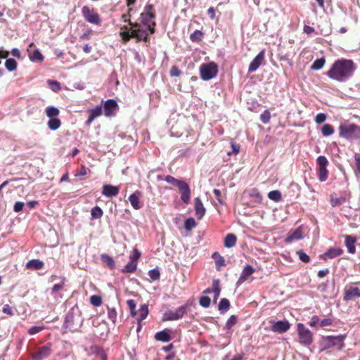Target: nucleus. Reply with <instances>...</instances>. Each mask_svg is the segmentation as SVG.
I'll return each mask as SVG.
<instances>
[{
  "mask_svg": "<svg viewBox=\"0 0 360 360\" xmlns=\"http://www.w3.org/2000/svg\"><path fill=\"white\" fill-rule=\"evenodd\" d=\"M237 240V237L233 233H229L224 238V247L226 248H231L236 245Z\"/></svg>",
  "mask_w": 360,
  "mask_h": 360,
  "instance_id": "a878e982",
  "label": "nucleus"
},
{
  "mask_svg": "<svg viewBox=\"0 0 360 360\" xmlns=\"http://www.w3.org/2000/svg\"><path fill=\"white\" fill-rule=\"evenodd\" d=\"M152 8V5H147L146 6V11L141 15L142 25L147 27L150 33H153L155 32L154 27L155 26V23L154 22H151V19L154 18V15L150 12V10Z\"/></svg>",
  "mask_w": 360,
  "mask_h": 360,
  "instance_id": "9b49d317",
  "label": "nucleus"
},
{
  "mask_svg": "<svg viewBox=\"0 0 360 360\" xmlns=\"http://www.w3.org/2000/svg\"><path fill=\"white\" fill-rule=\"evenodd\" d=\"M155 338L156 340L161 341L163 342H169L172 339L169 330L167 329L158 332L155 335Z\"/></svg>",
  "mask_w": 360,
  "mask_h": 360,
  "instance_id": "5701e85b",
  "label": "nucleus"
},
{
  "mask_svg": "<svg viewBox=\"0 0 360 360\" xmlns=\"http://www.w3.org/2000/svg\"><path fill=\"white\" fill-rule=\"evenodd\" d=\"M302 238V233L300 229H297L292 232H290L287 237L285 238L286 243H291L295 240H299Z\"/></svg>",
  "mask_w": 360,
  "mask_h": 360,
  "instance_id": "4be33fe9",
  "label": "nucleus"
},
{
  "mask_svg": "<svg viewBox=\"0 0 360 360\" xmlns=\"http://www.w3.org/2000/svg\"><path fill=\"white\" fill-rule=\"evenodd\" d=\"M343 250L340 248H330L323 255V257L333 259L341 255Z\"/></svg>",
  "mask_w": 360,
  "mask_h": 360,
  "instance_id": "393cba45",
  "label": "nucleus"
},
{
  "mask_svg": "<svg viewBox=\"0 0 360 360\" xmlns=\"http://www.w3.org/2000/svg\"><path fill=\"white\" fill-rule=\"evenodd\" d=\"M148 276L153 281H156L160 278V273L158 268H154L148 271Z\"/></svg>",
  "mask_w": 360,
  "mask_h": 360,
  "instance_id": "603ef678",
  "label": "nucleus"
},
{
  "mask_svg": "<svg viewBox=\"0 0 360 360\" xmlns=\"http://www.w3.org/2000/svg\"><path fill=\"white\" fill-rule=\"evenodd\" d=\"M120 36L122 39L124 41H129L131 38H134V36L132 35L131 30V31H123L120 32Z\"/></svg>",
  "mask_w": 360,
  "mask_h": 360,
  "instance_id": "052dcab7",
  "label": "nucleus"
},
{
  "mask_svg": "<svg viewBox=\"0 0 360 360\" xmlns=\"http://www.w3.org/2000/svg\"><path fill=\"white\" fill-rule=\"evenodd\" d=\"M268 197L274 202H280L281 200V193L279 191H271L268 193Z\"/></svg>",
  "mask_w": 360,
  "mask_h": 360,
  "instance_id": "79ce46f5",
  "label": "nucleus"
},
{
  "mask_svg": "<svg viewBox=\"0 0 360 360\" xmlns=\"http://www.w3.org/2000/svg\"><path fill=\"white\" fill-rule=\"evenodd\" d=\"M18 63L13 58H7L5 62V67L9 72L16 70Z\"/></svg>",
  "mask_w": 360,
  "mask_h": 360,
  "instance_id": "58836bf2",
  "label": "nucleus"
},
{
  "mask_svg": "<svg viewBox=\"0 0 360 360\" xmlns=\"http://www.w3.org/2000/svg\"><path fill=\"white\" fill-rule=\"evenodd\" d=\"M189 307L188 303H186L174 311L168 310L163 314V321H176L182 319L187 312V309Z\"/></svg>",
  "mask_w": 360,
  "mask_h": 360,
  "instance_id": "423d86ee",
  "label": "nucleus"
},
{
  "mask_svg": "<svg viewBox=\"0 0 360 360\" xmlns=\"http://www.w3.org/2000/svg\"><path fill=\"white\" fill-rule=\"evenodd\" d=\"M328 176V171L327 167L319 168L318 176L320 181L323 182L326 181Z\"/></svg>",
  "mask_w": 360,
  "mask_h": 360,
  "instance_id": "37998d69",
  "label": "nucleus"
},
{
  "mask_svg": "<svg viewBox=\"0 0 360 360\" xmlns=\"http://www.w3.org/2000/svg\"><path fill=\"white\" fill-rule=\"evenodd\" d=\"M52 343L48 342L46 345L39 347L37 351L32 353L31 356L33 360H43L48 358L53 352Z\"/></svg>",
  "mask_w": 360,
  "mask_h": 360,
  "instance_id": "1a4fd4ad",
  "label": "nucleus"
},
{
  "mask_svg": "<svg viewBox=\"0 0 360 360\" xmlns=\"http://www.w3.org/2000/svg\"><path fill=\"white\" fill-rule=\"evenodd\" d=\"M181 73V71L176 67L173 66L170 70V75L172 77H179Z\"/></svg>",
  "mask_w": 360,
  "mask_h": 360,
  "instance_id": "774afa93",
  "label": "nucleus"
},
{
  "mask_svg": "<svg viewBox=\"0 0 360 360\" xmlns=\"http://www.w3.org/2000/svg\"><path fill=\"white\" fill-rule=\"evenodd\" d=\"M230 302L226 298H222L218 305V310L221 314H225L230 309Z\"/></svg>",
  "mask_w": 360,
  "mask_h": 360,
  "instance_id": "cd10ccee",
  "label": "nucleus"
},
{
  "mask_svg": "<svg viewBox=\"0 0 360 360\" xmlns=\"http://www.w3.org/2000/svg\"><path fill=\"white\" fill-rule=\"evenodd\" d=\"M84 319L82 312L77 306L72 307L67 313L63 325V329L70 332H76L83 325Z\"/></svg>",
  "mask_w": 360,
  "mask_h": 360,
  "instance_id": "f03ea898",
  "label": "nucleus"
},
{
  "mask_svg": "<svg viewBox=\"0 0 360 360\" xmlns=\"http://www.w3.org/2000/svg\"><path fill=\"white\" fill-rule=\"evenodd\" d=\"M196 226V222L192 217L188 218L184 222V228L186 231H191Z\"/></svg>",
  "mask_w": 360,
  "mask_h": 360,
  "instance_id": "de8ad7c7",
  "label": "nucleus"
},
{
  "mask_svg": "<svg viewBox=\"0 0 360 360\" xmlns=\"http://www.w3.org/2000/svg\"><path fill=\"white\" fill-rule=\"evenodd\" d=\"M48 127L51 130H56L60 128L61 125V122L58 118H50L47 122Z\"/></svg>",
  "mask_w": 360,
  "mask_h": 360,
  "instance_id": "c9c22d12",
  "label": "nucleus"
},
{
  "mask_svg": "<svg viewBox=\"0 0 360 360\" xmlns=\"http://www.w3.org/2000/svg\"><path fill=\"white\" fill-rule=\"evenodd\" d=\"M179 190L181 193V200L185 204H188L191 200V189L189 185L183 181L180 186H179Z\"/></svg>",
  "mask_w": 360,
  "mask_h": 360,
  "instance_id": "4468645a",
  "label": "nucleus"
},
{
  "mask_svg": "<svg viewBox=\"0 0 360 360\" xmlns=\"http://www.w3.org/2000/svg\"><path fill=\"white\" fill-rule=\"evenodd\" d=\"M271 119V114L270 112L268 110H265L261 115H260V120L264 124H267L269 122Z\"/></svg>",
  "mask_w": 360,
  "mask_h": 360,
  "instance_id": "5fc2aeb1",
  "label": "nucleus"
},
{
  "mask_svg": "<svg viewBox=\"0 0 360 360\" xmlns=\"http://www.w3.org/2000/svg\"><path fill=\"white\" fill-rule=\"evenodd\" d=\"M141 252L136 248H134L133 250V255L130 257V260L137 262L138 259L141 257Z\"/></svg>",
  "mask_w": 360,
  "mask_h": 360,
  "instance_id": "338daca9",
  "label": "nucleus"
},
{
  "mask_svg": "<svg viewBox=\"0 0 360 360\" xmlns=\"http://www.w3.org/2000/svg\"><path fill=\"white\" fill-rule=\"evenodd\" d=\"M141 196V193L136 191L129 197V201L134 210H140L143 207V203L140 201Z\"/></svg>",
  "mask_w": 360,
  "mask_h": 360,
  "instance_id": "aec40b11",
  "label": "nucleus"
},
{
  "mask_svg": "<svg viewBox=\"0 0 360 360\" xmlns=\"http://www.w3.org/2000/svg\"><path fill=\"white\" fill-rule=\"evenodd\" d=\"M290 323L287 320L273 321L271 330L278 333H283L289 330Z\"/></svg>",
  "mask_w": 360,
  "mask_h": 360,
  "instance_id": "2eb2a0df",
  "label": "nucleus"
},
{
  "mask_svg": "<svg viewBox=\"0 0 360 360\" xmlns=\"http://www.w3.org/2000/svg\"><path fill=\"white\" fill-rule=\"evenodd\" d=\"M255 269L250 264H247L243 269L239 278L236 282L238 286L243 284L255 272Z\"/></svg>",
  "mask_w": 360,
  "mask_h": 360,
  "instance_id": "f3484780",
  "label": "nucleus"
},
{
  "mask_svg": "<svg viewBox=\"0 0 360 360\" xmlns=\"http://www.w3.org/2000/svg\"><path fill=\"white\" fill-rule=\"evenodd\" d=\"M127 304L129 308L130 314L133 317H135L137 315V311L136 310V302L134 300H129L127 301Z\"/></svg>",
  "mask_w": 360,
  "mask_h": 360,
  "instance_id": "09e8293b",
  "label": "nucleus"
},
{
  "mask_svg": "<svg viewBox=\"0 0 360 360\" xmlns=\"http://www.w3.org/2000/svg\"><path fill=\"white\" fill-rule=\"evenodd\" d=\"M334 128L329 124H324L321 127V133L323 136H329L334 133Z\"/></svg>",
  "mask_w": 360,
  "mask_h": 360,
  "instance_id": "4c0bfd02",
  "label": "nucleus"
},
{
  "mask_svg": "<svg viewBox=\"0 0 360 360\" xmlns=\"http://www.w3.org/2000/svg\"><path fill=\"white\" fill-rule=\"evenodd\" d=\"M44 329V326H32L28 330V333L30 335H35V334L42 331Z\"/></svg>",
  "mask_w": 360,
  "mask_h": 360,
  "instance_id": "13d9d810",
  "label": "nucleus"
},
{
  "mask_svg": "<svg viewBox=\"0 0 360 360\" xmlns=\"http://www.w3.org/2000/svg\"><path fill=\"white\" fill-rule=\"evenodd\" d=\"M45 112L46 116L49 117V119L56 118L60 114L58 108L52 105L48 106L46 108Z\"/></svg>",
  "mask_w": 360,
  "mask_h": 360,
  "instance_id": "7c9ffc66",
  "label": "nucleus"
},
{
  "mask_svg": "<svg viewBox=\"0 0 360 360\" xmlns=\"http://www.w3.org/2000/svg\"><path fill=\"white\" fill-rule=\"evenodd\" d=\"M339 136L349 141L360 139V127L349 122H343L338 127Z\"/></svg>",
  "mask_w": 360,
  "mask_h": 360,
  "instance_id": "7ed1b4c3",
  "label": "nucleus"
},
{
  "mask_svg": "<svg viewBox=\"0 0 360 360\" xmlns=\"http://www.w3.org/2000/svg\"><path fill=\"white\" fill-rule=\"evenodd\" d=\"M131 27H133V29L131 30L132 35L134 36V38L137 39V41H143L147 42L149 40L148 32H150V30L147 27L137 22L133 24Z\"/></svg>",
  "mask_w": 360,
  "mask_h": 360,
  "instance_id": "6e6552de",
  "label": "nucleus"
},
{
  "mask_svg": "<svg viewBox=\"0 0 360 360\" xmlns=\"http://www.w3.org/2000/svg\"><path fill=\"white\" fill-rule=\"evenodd\" d=\"M103 214V212L102 209L98 206L94 207L91 210V219H100Z\"/></svg>",
  "mask_w": 360,
  "mask_h": 360,
  "instance_id": "ea45409f",
  "label": "nucleus"
},
{
  "mask_svg": "<svg viewBox=\"0 0 360 360\" xmlns=\"http://www.w3.org/2000/svg\"><path fill=\"white\" fill-rule=\"evenodd\" d=\"M195 214L198 219H201L205 214V209L199 197L194 199Z\"/></svg>",
  "mask_w": 360,
  "mask_h": 360,
  "instance_id": "412c9836",
  "label": "nucleus"
},
{
  "mask_svg": "<svg viewBox=\"0 0 360 360\" xmlns=\"http://www.w3.org/2000/svg\"><path fill=\"white\" fill-rule=\"evenodd\" d=\"M345 335H328L323 336L321 340V345L323 349H327L333 347H338L342 349L344 347Z\"/></svg>",
  "mask_w": 360,
  "mask_h": 360,
  "instance_id": "20e7f679",
  "label": "nucleus"
},
{
  "mask_svg": "<svg viewBox=\"0 0 360 360\" xmlns=\"http://www.w3.org/2000/svg\"><path fill=\"white\" fill-rule=\"evenodd\" d=\"M212 258L215 261L216 268L219 270L221 266H225V260L222 256L219 255V252H215L212 254Z\"/></svg>",
  "mask_w": 360,
  "mask_h": 360,
  "instance_id": "2f4dec72",
  "label": "nucleus"
},
{
  "mask_svg": "<svg viewBox=\"0 0 360 360\" xmlns=\"http://www.w3.org/2000/svg\"><path fill=\"white\" fill-rule=\"evenodd\" d=\"M120 191L118 186L111 184H105L102 188V194L107 198H112L116 196Z\"/></svg>",
  "mask_w": 360,
  "mask_h": 360,
  "instance_id": "6ab92c4d",
  "label": "nucleus"
},
{
  "mask_svg": "<svg viewBox=\"0 0 360 360\" xmlns=\"http://www.w3.org/2000/svg\"><path fill=\"white\" fill-rule=\"evenodd\" d=\"M211 300L208 296H202L199 300V304L204 308L210 307Z\"/></svg>",
  "mask_w": 360,
  "mask_h": 360,
  "instance_id": "6e6d98bb",
  "label": "nucleus"
},
{
  "mask_svg": "<svg viewBox=\"0 0 360 360\" xmlns=\"http://www.w3.org/2000/svg\"><path fill=\"white\" fill-rule=\"evenodd\" d=\"M164 179L168 184H170L176 187H179V186H180V184L184 181L181 180L176 179V178L170 175H167Z\"/></svg>",
  "mask_w": 360,
  "mask_h": 360,
  "instance_id": "a18cd8bd",
  "label": "nucleus"
},
{
  "mask_svg": "<svg viewBox=\"0 0 360 360\" xmlns=\"http://www.w3.org/2000/svg\"><path fill=\"white\" fill-rule=\"evenodd\" d=\"M218 72V66L214 62L203 63L200 67V77L204 81H208L215 77Z\"/></svg>",
  "mask_w": 360,
  "mask_h": 360,
  "instance_id": "39448f33",
  "label": "nucleus"
},
{
  "mask_svg": "<svg viewBox=\"0 0 360 360\" xmlns=\"http://www.w3.org/2000/svg\"><path fill=\"white\" fill-rule=\"evenodd\" d=\"M137 268V262L135 261L129 260V262L122 269V272L123 273H134Z\"/></svg>",
  "mask_w": 360,
  "mask_h": 360,
  "instance_id": "72a5a7b5",
  "label": "nucleus"
},
{
  "mask_svg": "<svg viewBox=\"0 0 360 360\" xmlns=\"http://www.w3.org/2000/svg\"><path fill=\"white\" fill-rule=\"evenodd\" d=\"M231 148H232V151L228 153L229 155H237L239 153V151H240V146L239 145L236 144L233 142H231Z\"/></svg>",
  "mask_w": 360,
  "mask_h": 360,
  "instance_id": "69168bd1",
  "label": "nucleus"
},
{
  "mask_svg": "<svg viewBox=\"0 0 360 360\" xmlns=\"http://www.w3.org/2000/svg\"><path fill=\"white\" fill-rule=\"evenodd\" d=\"M325 62L326 60L324 58H321L315 60L311 65V69L316 70L321 69L323 67Z\"/></svg>",
  "mask_w": 360,
  "mask_h": 360,
  "instance_id": "49530a36",
  "label": "nucleus"
},
{
  "mask_svg": "<svg viewBox=\"0 0 360 360\" xmlns=\"http://www.w3.org/2000/svg\"><path fill=\"white\" fill-rule=\"evenodd\" d=\"M108 317L112 323H115L117 319V311L115 307H108Z\"/></svg>",
  "mask_w": 360,
  "mask_h": 360,
  "instance_id": "3c124183",
  "label": "nucleus"
},
{
  "mask_svg": "<svg viewBox=\"0 0 360 360\" xmlns=\"http://www.w3.org/2000/svg\"><path fill=\"white\" fill-rule=\"evenodd\" d=\"M360 297V289L354 284L345 288L343 300L349 301Z\"/></svg>",
  "mask_w": 360,
  "mask_h": 360,
  "instance_id": "ddd939ff",
  "label": "nucleus"
},
{
  "mask_svg": "<svg viewBox=\"0 0 360 360\" xmlns=\"http://www.w3.org/2000/svg\"><path fill=\"white\" fill-rule=\"evenodd\" d=\"M117 109V103L115 99L110 98L105 101L103 107V112L105 116L111 117L115 115Z\"/></svg>",
  "mask_w": 360,
  "mask_h": 360,
  "instance_id": "f8f14e48",
  "label": "nucleus"
},
{
  "mask_svg": "<svg viewBox=\"0 0 360 360\" xmlns=\"http://www.w3.org/2000/svg\"><path fill=\"white\" fill-rule=\"evenodd\" d=\"M101 260L102 262L106 264V266L110 269H115V262L112 259V257L108 255H105V254H103L101 255Z\"/></svg>",
  "mask_w": 360,
  "mask_h": 360,
  "instance_id": "473e14b6",
  "label": "nucleus"
},
{
  "mask_svg": "<svg viewBox=\"0 0 360 360\" xmlns=\"http://www.w3.org/2000/svg\"><path fill=\"white\" fill-rule=\"evenodd\" d=\"M148 314V308L146 304H142L139 310V314L137 313L138 317L136 320L138 322H141L144 320Z\"/></svg>",
  "mask_w": 360,
  "mask_h": 360,
  "instance_id": "c756f323",
  "label": "nucleus"
},
{
  "mask_svg": "<svg viewBox=\"0 0 360 360\" xmlns=\"http://www.w3.org/2000/svg\"><path fill=\"white\" fill-rule=\"evenodd\" d=\"M297 255H299V258L302 262H303L304 263H307L309 262V260H310L309 257L303 251H302V250L298 251Z\"/></svg>",
  "mask_w": 360,
  "mask_h": 360,
  "instance_id": "e2e57ef3",
  "label": "nucleus"
},
{
  "mask_svg": "<svg viewBox=\"0 0 360 360\" xmlns=\"http://www.w3.org/2000/svg\"><path fill=\"white\" fill-rule=\"evenodd\" d=\"M82 13L84 19L88 22L97 25L101 24V19L94 8H91L87 6H84L82 8Z\"/></svg>",
  "mask_w": 360,
  "mask_h": 360,
  "instance_id": "9d476101",
  "label": "nucleus"
},
{
  "mask_svg": "<svg viewBox=\"0 0 360 360\" xmlns=\"http://www.w3.org/2000/svg\"><path fill=\"white\" fill-rule=\"evenodd\" d=\"M212 291H213V293L214 294L213 301H214V302H216L219 297L220 292H221V288L219 285V279L213 280Z\"/></svg>",
  "mask_w": 360,
  "mask_h": 360,
  "instance_id": "bb28decb",
  "label": "nucleus"
},
{
  "mask_svg": "<svg viewBox=\"0 0 360 360\" xmlns=\"http://www.w3.org/2000/svg\"><path fill=\"white\" fill-rule=\"evenodd\" d=\"M264 60V51H260L255 58L252 60L250 63L249 68H248V72H255L259 67L262 65V62Z\"/></svg>",
  "mask_w": 360,
  "mask_h": 360,
  "instance_id": "a211bd4d",
  "label": "nucleus"
},
{
  "mask_svg": "<svg viewBox=\"0 0 360 360\" xmlns=\"http://www.w3.org/2000/svg\"><path fill=\"white\" fill-rule=\"evenodd\" d=\"M355 165L353 167L354 172L356 177H360V155L356 153L354 155Z\"/></svg>",
  "mask_w": 360,
  "mask_h": 360,
  "instance_id": "a19ab883",
  "label": "nucleus"
},
{
  "mask_svg": "<svg viewBox=\"0 0 360 360\" xmlns=\"http://www.w3.org/2000/svg\"><path fill=\"white\" fill-rule=\"evenodd\" d=\"M316 162L319 165V168L327 167L328 165V160L324 155H320L316 159Z\"/></svg>",
  "mask_w": 360,
  "mask_h": 360,
  "instance_id": "8fccbe9b",
  "label": "nucleus"
},
{
  "mask_svg": "<svg viewBox=\"0 0 360 360\" xmlns=\"http://www.w3.org/2000/svg\"><path fill=\"white\" fill-rule=\"evenodd\" d=\"M103 113V107L101 105H96L94 108L89 110V117L85 122L86 126H90L92 122Z\"/></svg>",
  "mask_w": 360,
  "mask_h": 360,
  "instance_id": "dca6fc26",
  "label": "nucleus"
},
{
  "mask_svg": "<svg viewBox=\"0 0 360 360\" xmlns=\"http://www.w3.org/2000/svg\"><path fill=\"white\" fill-rule=\"evenodd\" d=\"M345 202V199L342 198H332L330 199V205L333 207H337L340 205Z\"/></svg>",
  "mask_w": 360,
  "mask_h": 360,
  "instance_id": "680f3d73",
  "label": "nucleus"
},
{
  "mask_svg": "<svg viewBox=\"0 0 360 360\" xmlns=\"http://www.w3.org/2000/svg\"><path fill=\"white\" fill-rule=\"evenodd\" d=\"M203 32L200 30H195L190 35V39L191 41L195 43H199L202 41L203 37Z\"/></svg>",
  "mask_w": 360,
  "mask_h": 360,
  "instance_id": "e433bc0d",
  "label": "nucleus"
},
{
  "mask_svg": "<svg viewBox=\"0 0 360 360\" xmlns=\"http://www.w3.org/2000/svg\"><path fill=\"white\" fill-rule=\"evenodd\" d=\"M356 238L352 236H345V246L347 248V250L349 253L354 254L356 252V248H355V243H356Z\"/></svg>",
  "mask_w": 360,
  "mask_h": 360,
  "instance_id": "b1692460",
  "label": "nucleus"
},
{
  "mask_svg": "<svg viewBox=\"0 0 360 360\" xmlns=\"http://www.w3.org/2000/svg\"><path fill=\"white\" fill-rule=\"evenodd\" d=\"M94 352H96V355L101 358V360H107V354L102 348L96 347Z\"/></svg>",
  "mask_w": 360,
  "mask_h": 360,
  "instance_id": "4d7b16f0",
  "label": "nucleus"
},
{
  "mask_svg": "<svg viewBox=\"0 0 360 360\" xmlns=\"http://www.w3.org/2000/svg\"><path fill=\"white\" fill-rule=\"evenodd\" d=\"M43 266L44 262L39 259L30 260L26 264L27 269H33L35 270L41 269Z\"/></svg>",
  "mask_w": 360,
  "mask_h": 360,
  "instance_id": "c85d7f7f",
  "label": "nucleus"
},
{
  "mask_svg": "<svg viewBox=\"0 0 360 360\" xmlns=\"http://www.w3.org/2000/svg\"><path fill=\"white\" fill-rule=\"evenodd\" d=\"M299 342L304 346L310 345L313 342L312 333L303 323L297 325Z\"/></svg>",
  "mask_w": 360,
  "mask_h": 360,
  "instance_id": "0eeeda50",
  "label": "nucleus"
},
{
  "mask_svg": "<svg viewBox=\"0 0 360 360\" xmlns=\"http://www.w3.org/2000/svg\"><path fill=\"white\" fill-rule=\"evenodd\" d=\"M29 58L32 62H41L44 60V56L39 49H36L33 53L29 54Z\"/></svg>",
  "mask_w": 360,
  "mask_h": 360,
  "instance_id": "f704fd0d",
  "label": "nucleus"
},
{
  "mask_svg": "<svg viewBox=\"0 0 360 360\" xmlns=\"http://www.w3.org/2000/svg\"><path fill=\"white\" fill-rule=\"evenodd\" d=\"M238 318L235 315H231L226 323L225 328L228 330H230L236 323Z\"/></svg>",
  "mask_w": 360,
  "mask_h": 360,
  "instance_id": "864d4df0",
  "label": "nucleus"
},
{
  "mask_svg": "<svg viewBox=\"0 0 360 360\" xmlns=\"http://www.w3.org/2000/svg\"><path fill=\"white\" fill-rule=\"evenodd\" d=\"M326 120V115L322 112H320L316 115L315 117V121L317 124H322Z\"/></svg>",
  "mask_w": 360,
  "mask_h": 360,
  "instance_id": "0e129e2a",
  "label": "nucleus"
},
{
  "mask_svg": "<svg viewBox=\"0 0 360 360\" xmlns=\"http://www.w3.org/2000/svg\"><path fill=\"white\" fill-rule=\"evenodd\" d=\"M47 84L54 92H58L61 89L60 84L56 80L49 79L47 80Z\"/></svg>",
  "mask_w": 360,
  "mask_h": 360,
  "instance_id": "c03bdc74",
  "label": "nucleus"
},
{
  "mask_svg": "<svg viewBox=\"0 0 360 360\" xmlns=\"http://www.w3.org/2000/svg\"><path fill=\"white\" fill-rule=\"evenodd\" d=\"M90 301L91 303L95 307H98L102 303L101 297L98 295H95L91 297Z\"/></svg>",
  "mask_w": 360,
  "mask_h": 360,
  "instance_id": "bf43d9fd",
  "label": "nucleus"
},
{
  "mask_svg": "<svg viewBox=\"0 0 360 360\" xmlns=\"http://www.w3.org/2000/svg\"><path fill=\"white\" fill-rule=\"evenodd\" d=\"M356 68V65L352 60L339 59L332 65L326 75L332 79L345 82L353 76Z\"/></svg>",
  "mask_w": 360,
  "mask_h": 360,
  "instance_id": "f257e3e1",
  "label": "nucleus"
}]
</instances>
